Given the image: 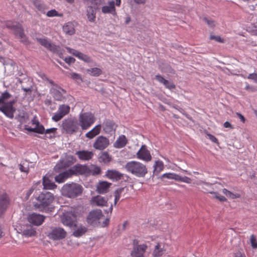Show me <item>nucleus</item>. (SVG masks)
Segmentation results:
<instances>
[{"mask_svg": "<svg viewBox=\"0 0 257 257\" xmlns=\"http://www.w3.org/2000/svg\"><path fill=\"white\" fill-rule=\"evenodd\" d=\"M54 199L52 193L44 190L36 198L37 202L35 203L34 207L40 211H43L52 203Z\"/></svg>", "mask_w": 257, "mask_h": 257, "instance_id": "1", "label": "nucleus"}, {"mask_svg": "<svg viewBox=\"0 0 257 257\" xmlns=\"http://www.w3.org/2000/svg\"><path fill=\"white\" fill-rule=\"evenodd\" d=\"M125 168L128 172L139 177H144L148 172L146 165L137 161L127 162Z\"/></svg>", "mask_w": 257, "mask_h": 257, "instance_id": "2", "label": "nucleus"}, {"mask_svg": "<svg viewBox=\"0 0 257 257\" xmlns=\"http://www.w3.org/2000/svg\"><path fill=\"white\" fill-rule=\"evenodd\" d=\"M82 186L77 183L66 184L62 188L63 195L74 198L81 195L83 192Z\"/></svg>", "mask_w": 257, "mask_h": 257, "instance_id": "3", "label": "nucleus"}, {"mask_svg": "<svg viewBox=\"0 0 257 257\" xmlns=\"http://www.w3.org/2000/svg\"><path fill=\"white\" fill-rule=\"evenodd\" d=\"M61 127L65 133L69 135H73L79 130V124L76 118H68L64 119L62 122Z\"/></svg>", "mask_w": 257, "mask_h": 257, "instance_id": "4", "label": "nucleus"}, {"mask_svg": "<svg viewBox=\"0 0 257 257\" xmlns=\"http://www.w3.org/2000/svg\"><path fill=\"white\" fill-rule=\"evenodd\" d=\"M94 115L91 112L80 113L79 115L78 122L79 126L83 130L88 129L95 121Z\"/></svg>", "mask_w": 257, "mask_h": 257, "instance_id": "5", "label": "nucleus"}, {"mask_svg": "<svg viewBox=\"0 0 257 257\" xmlns=\"http://www.w3.org/2000/svg\"><path fill=\"white\" fill-rule=\"evenodd\" d=\"M6 27L14 31V34L18 36L24 43L27 42V38L24 34V29L22 25L19 23L8 22L6 24Z\"/></svg>", "mask_w": 257, "mask_h": 257, "instance_id": "6", "label": "nucleus"}, {"mask_svg": "<svg viewBox=\"0 0 257 257\" xmlns=\"http://www.w3.org/2000/svg\"><path fill=\"white\" fill-rule=\"evenodd\" d=\"M67 232L60 227H51L47 236L53 240H60L66 237Z\"/></svg>", "mask_w": 257, "mask_h": 257, "instance_id": "7", "label": "nucleus"}, {"mask_svg": "<svg viewBox=\"0 0 257 257\" xmlns=\"http://www.w3.org/2000/svg\"><path fill=\"white\" fill-rule=\"evenodd\" d=\"M61 221L64 225L70 228L77 227V216L72 212H67L63 213L61 217Z\"/></svg>", "mask_w": 257, "mask_h": 257, "instance_id": "8", "label": "nucleus"}, {"mask_svg": "<svg viewBox=\"0 0 257 257\" xmlns=\"http://www.w3.org/2000/svg\"><path fill=\"white\" fill-rule=\"evenodd\" d=\"M50 93L56 101L64 102L66 99L65 96L66 94V90L58 85L50 89Z\"/></svg>", "mask_w": 257, "mask_h": 257, "instance_id": "9", "label": "nucleus"}, {"mask_svg": "<svg viewBox=\"0 0 257 257\" xmlns=\"http://www.w3.org/2000/svg\"><path fill=\"white\" fill-rule=\"evenodd\" d=\"M16 100L10 101L5 103L4 105L0 106V111L10 118H14V113L16 111V108L13 105L16 103Z\"/></svg>", "mask_w": 257, "mask_h": 257, "instance_id": "10", "label": "nucleus"}, {"mask_svg": "<svg viewBox=\"0 0 257 257\" xmlns=\"http://www.w3.org/2000/svg\"><path fill=\"white\" fill-rule=\"evenodd\" d=\"M70 110V107L68 105H60L58 107V111L54 113L52 116V120L55 122L59 121L69 112Z\"/></svg>", "mask_w": 257, "mask_h": 257, "instance_id": "11", "label": "nucleus"}, {"mask_svg": "<svg viewBox=\"0 0 257 257\" xmlns=\"http://www.w3.org/2000/svg\"><path fill=\"white\" fill-rule=\"evenodd\" d=\"M70 177L72 175H84L89 173V169L86 165L77 164L68 170Z\"/></svg>", "mask_w": 257, "mask_h": 257, "instance_id": "12", "label": "nucleus"}, {"mask_svg": "<svg viewBox=\"0 0 257 257\" xmlns=\"http://www.w3.org/2000/svg\"><path fill=\"white\" fill-rule=\"evenodd\" d=\"M76 161L77 160L75 157L71 155L67 156L65 159L60 160L59 162L55 167V169L59 170L69 167L75 163Z\"/></svg>", "mask_w": 257, "mask_h": 257, "instance_id": "13", "label": "nucleus"}, {"mask_svg": "<svg viewBox=\"0 0 257 257\" xmlns=\"http://www.w3.org/2000/svg\"><path fill=\"white\" fill-rule=\"evenodd\" d=\"M109 145V140L102 136H99L95 140L93 147L96 150L102 151L106 148Z\"/></svg>", "mask_w": 257, "mask_h": 257, "instance_id": "14", "label": "nucleus"}, {"mask_svg": "<svg viewBox=\"0 0 257 257\" xmlns=\"http://www.w3.org/2000/svg\"><path fill=\"white\" fill-rule=\"evenodd\" d=\"M103 216L100 209L93 210L90 211L87 217V222L92 225L99 220Z\"/></svg>", "mask_w": 257, "mask_h": 257, "instance_id": "15", "label": "nucleus"}, {"mask_svg": "<svg viewBox=\"0 0 257 257\" xmlns=\"http://www.w3.org/2000/svg\"><path fill=\"white\" fill-rule=\"evenodd\" d=\"M137 243V241L135 240L134 241V246L131 255L132 257H144V253L146 250L147 245L145 244L138 245Z\"/></svg>", "mask_w": 257, "mask_h": 257, "instance_id": "16", "label": "nucleus"}, {"mask_svg": "<svg viewBox=\"0 0 257 257\" xmlns=\"http://www.w3.org/2000/svg\"><path fill=\"white\" fill-rule=\"evenodd\" d=\"M45 216L35 213L29 214L28 217V221L33 225L39 226L44 221Z\"/></svg>", "mask_w": 257, "mask_h": 257, "instance_id": "17", "label": "nucleus"}, {"mask_svg": "<svg viewBox=\"0 0 257 257\" xmlns=\"http://www.w3.org/2000/svg\"><path fill=\"white\" fill-rule=\"evenodd\" d=\"M137 157L141 160L149 162L151 160L152 157L150 152L147 149L145 145H143L137 153Z\"/></svg>", "mask_w": 257, "mask_h": 257, "instance_id": "18", "label": "nucleus"}, {"mask_svg": "<svg viewBox=\"0 0 257 257\" xmlns=\"http://www.w3.org/2000/svg\"><path fill=\"white\" fill-rule=\"evenodd\" d=\"M10 200L8 195L4 193L0 196V216L6 211L9 204Z\"/></svg>", "mask_w": 257, "mask_h": 257, "instance_id": "19", "label": "nucleus"}, {"mask_svg": "<svg viewBox=\"0 0 257 257\" xmlns=\"http://www.w3.org/2000/svg\"><path fill=\"white\" fill-rule=\"evenodd\" d=\"M75 154L79 160L85 161L91 160L94 156V153L92 151L87 150L77 151Z\"/></svg>", "mask_w": 257, "mask_h": 257, "instance_id": "20", "label": "nucleus"}, {"mask_svg": "<svg viewBox=\"0 0 257 257\" xmlns=\"http://www.w3.org/2000/svg\"><path fill=\"white\" fill-rule=\"evenodd\" d=\"M111 183L106 181H101L98 183L96 187V191L99 194H104L107 193Z\"/></svg>", "mask_w": 257, "mask_h": 257, "instance_id": "21", "label": "nucleus"}, {"mask_svg": "<svg viewBox=\"0 0 257 257\" xmlns=\"http://www.w3.org/2000/svg\"><path fill=\"white\" fill-rule=\"evenodd\" d=\"M106 176L111 180L118 181L123 177V174L114 170H108L106 173Z\"/></svg>", "mask_w": 257, "mask_h": 257, "instance_id": "22", "label": "nucleus"}, {"mask_svg": "<svg viewBox=\"0 0 257 257\" xmlns=\"http://www.w3.org/2000/svg\"><path fill=\"white\" fill-rule=\"evenodd\" d=\"M102 12L104 14H111L113 15H116L114 2H110L108 6H105L102 8Z\"/></svg>", "mask_w": 257, "mask_h": 257, "instance_id": "23", "label": "nucleus"}, {"mask_svg": "<svg viewBox=\"0 0 257 257\" xmlns=\"http://www.w3.org/2000/svg\"><path fill=\"white\" fill-rule=\"evenodd\" d=\"M43 185L45 189H53L57 187V185L46 176L43 177Z\"/></svg>", "mask_w": 257, "mask_h": 257, "instance_id": "24", "label": "nucleus"}, {"mask_svg": "<svg viewBox=\"0 0 257 257\" xmlns=\"http://www.w3.org/2000/svg\"><path fill=\"white\" fill-rule=\"evenodd\" d=\"M91 201L96 205L99 206H106L107 203L105 198L99 195L93 197Z\"/></svg>", "mask_w": 257, "mask_h": 257, "instance_id": "25", "label": "nucleus"}, {"mask_svg": "<svg viewBox=\"0 0 257 257\" xmlns=\"http://www.w3.org/2000/svg\"><path fill=\"white\" fill-rule=\"evenodd\" d=\"M101 127V124L96 125L93 129L86 133V137L90 139H93L100 133Z\"/></svg>", "mask_w": 257, "mask_h": 257, "instance_id": "26", "label": "nucleus"}, {"mask_svg": "<svg viewBox=\"0 0 257 257\" xmlns=\"http://www.w3.org/2000/svg\"><path fill=\"white\" fill-rule=\"evenodd\" d=\"M87 230V227L81 225L73 232L72 235L75 237H79L85 234Z\"/></svg>", "mask_w": 257, "mask_h": 257, "instance_id": "27", "label": "nucleus"}, {"mask_svg": "<svg viewBox=\"0 0 257 257\" xmlns=\"http://www.w3.org/2000/svg\"><path fill=\"white\" fill-rule=\"evenodd\" d=\"M127 143V140L125 136H119L114 144V147L116 148H121L124 147Z\"/></svg>", "mask_w": 257, "mask_h": 257, "instance_id": "28", "label": "nucleus"}, {"mask_svg": "<svg viewBox=\"0 0 257 257\" xmlns=\"http://www.w3.org/2000/svg\"><path fill=\"white\" fill-rule=\"evenodd\" d=\"M115 124L112 120L106 119L104 121V131L106 133H109L114 130Z\"/></svg>", "mask_w": 257, "mask_h": 257, "instance_id": "29", "label": "nucleus"}, {"mask_svg": "<svg viewBox=\"0 0 257 257\" xmlns=\"http://www.w3.org/2000/svg\"><path fill=\"white\" fill-rule=\"evenodd\" d=\"M63 32L68 35H72L75 33L73 25L71 23H68L63 27Z\"/></svg>", "mask_w": 257, "mask_h": 257, "instance_id": "30", "label": "nucleus"}, {"mask_svg": "<svg viewBox=\"0 0 257 257\" xmlns=\"http://www.w3.org/2000/svg\"><path fill=\"white\" fill-rule=\"evenodd\" d=\"M70 177V175L68 172V171L67 170L63 173L59 174L58 175H57L55 177V181L58 183H62L65 180Z\"/></svg>", "mask_w": 257, "mask_h": 257, "instance_id": "31", "label": "nucleus"}, {"mask_svg": "<svg viewBox=\"0 0 257 257\" xmlns=\"http://www.w3.org/2000/svg\"><path fill=\"white\" fill-rule=\"evenodd\" d=\"M23 235L27 236V237H31L35 236L36 231L32 226L29 225L26 227V229H24L22 231Z\"/></svg>", "mask_w": 257, "mask_h": 257, "instance_id": "32", "label": "nucleus"}, {"mask_svg": "<svg viewBox=\"0 0 257 257\" xmlns=\"http://www.w3.org/2000/svg\"><path fill=\"white\" fill-rule=\"evenodd\" d=\"M48 50L54 53L57 54L60 57L63 54L64 51L61 49V47L53 44H51V46L49 47Z\"/></svg>", "mask_w": 257, "mask_h": 257, "instance_id": "33", "label": "nucleus"}, {"mask_svg": "<svg viewBox=\"0 0 257 257\" xmlns=\"http://www.w3.org/2000/svg\"><path fill=\"white\" fill-rule=\"evenodd\" d=\"M56 131L57 128L54 127L45 130L44 134H45L46 136L44 137L43 139H45L47 138L50 139L55 138Z\"/></svg>", "mask_w": 257, "mask_h": 257, "instance_id": "34", "label": "nucleus"}, {"mask_svg": "<svg viewBox=\"0 0 257 257\" xmlns=\"http://www.w3.org/2000/svg\"><path fill=\"white\" fill-rule=\"evenodd\" d=\"M33 4L35 8L39 11L45 14L46 12V7L44 4L39 0H34Z\"/></svg>", "mask_w": 257, "mask_h": 257, "instance_id": "35", "label": "nucleus"}, {"mask_svg": "<svg viewBox=\"0 0 257 257\" xmlns=\"http://www.w3.org/2000/svg\"><path fill=\"white\" fill-rule=\"evenodd\" d=\"M154 167V175H157L161 171L163 170L164 165L161 161H157L156 162Z\"/></svg>", "mask_w": 257, "mask_h": 257, "instance_id": "36", "label": "nucleus"}, {"mask_svg": "<svg viewBox=\"0 0 257 257\" xmlns=\"http://www.w3.org/2000/svg\"><path fill=\"white\" fill-rule=\"evenodd\" d=\"M87 16L88 20L91 22H94L95 19V12L92 7H88L87 10Z\"/></svg>", "mask_w": 257, "mask_h": 257, "instance_id": "37", "label": "nucleus"}, {"mask_svg": "<svg viewBox=\"0 0 257 257\" xmlns=\"http://www.w3.org/2000/svg\"><path fill=\"white\" fill-rule=\"evenodd\" d=\"M87 72L91 76H98L102 74L100 69L95 67L87 69Z\"/></svg>", "mask_w": 257, "mask_h": 257, "instance_id": "38", "label": "nucleus"}, {"mask_svg": "<svg viewBox=\"0 0 257 257\" xmlns=\"http://www.w3.org/2000/svg\"><path fill=\"white\" fill-rule=\"evenodd\" d=\"M111 157L107 152H103L99 158V161L104 163H107L111 161Z\"/></svg>", "mask_w": 257, "mask_h": 257, "instance_id": "39", "label": "nucleus"}, {"mask_svg": "<svg viewBox=\"0 0 257 257\" xmlns=\"http://www.w3.org/2000/svg\"><path fill=\"white\" fill-rule=\"evenodd\" d=\"M36 40L43 46L47 48L48 50L51 46V43H50L45 38H36Z\"/></svg>", "mask_w": 257, "mask_h": 257, "instance_id": "40", "label": "nucleus"}, {"mask_svg": "<svg viewBox=\"0 0 257 257\" xmlns=\"http://www.w3.org/2000/svg\"><path fill=\"white\" fill-rule=\"evenodd\" d=\"M222 192L228 197L231 199H235L238 198L240 197V194H234L230 191H228L226 189H223L222 190Z\"/></svg>", "mask_w": 257, "mask_h": 257, "instance_id": "41", "label": "nucleus"}, {"mask_svg": "<svg viewBox=\"0 0 257 257\" xmlns=\"http://www.w3.org/2000/svg\"><path fill=\"white\" fill-rule=\"evenodd\" d=\"M19 169L22 172L28 173L29 171V165L27 161H25L19 164Z\"/></svg>", "mask_w": 257, "mask_h": 257, "instance_id": "42", "label": "nucleus"}, {"mask_svg": "<svg viewBox=\"0 0 257 257\" xmlns=\"http://www.w3.org/2000/svg\"><path fill=\"white\" fill-rule=\"evenodd\" d=\"M89 172L93 175H99L101 173V168L98 166L93 165L91 167V169L89 170Z\"/></svg>", "mask_w": 257, "mask_h": 257, "instance_id": "43", "label": "nucleus"}, {"mask_svg": "<svg viewBox=\"0 0 257 257\" xmlns=\"http://www.w3.org/2000/svg\"><path fill=\"white\" fill-rule=\"evenodd\" d=\"M0 58H2V59H0V62L3 63V65L5 66L8 65L13 66L15 64V62L12 60L9 59H5L2 56H0Z\"/></svg>", "mask_w": 257, "mask_h": 257, "instance_id": "44", "label": "nucleus"}, {"mask_svg": "<svg viewBox=\"0 0 257 257\" xmlns=\"http://www.w3.org/2000/svg\"><path fill=\"white\" fill-rule=\"evenodd\" d=\"M163 253V250L160 249V245L158 244L156 245L153 255L155 257L160 256Z\"/></svg>", "mask_w": 257, "mask_h": 257, "instance_id": "45", "label": "nucleus"}, {"mask_svg": "<svg viewBox=\"0 0 257 257\" xmlns=\"http://www.w3.org/2000/svg\"><path fill=\"white\" fill-rule=\"evenodd\" d=\"M77 57L79 58L80 59L82 60L83 61L87 62H89L90 61L91 59L87 55L79 52V53H77Z\"/></svg>", "mask_w": 257, "mask_h": 257, "instance_id": "46", "label": "nucleus"}, {"mask_svg": "<svg viewBox=\"0 0 257 257\" xmlns=\"http://www.w3.org/2000/svg\"><path fill=\"white\" fill-rule=\"evenodd\" d=\"M123 188H120L116 190L114 192V203L115 204L120 199V194L123 191Z\"/></svg>", "mask_w": 257, "mask_h": 257, "instance_id": "47", "label": "nucleus"}, {"mask_svg": "<svg viewBox=\"0 0 257 257\" xmlns=\"http://www.w3.org/2000/svg\"><path fill=\"white\" fill-rule=\"evenodd\" d=\"M175 178L176 180L178 181L183 182L187 183H191V179L186 176L181 177V176L177 175V178Z\"/></svg>", "mask_w": 257, "mask_h": 257, "instance_id": "48", "label": "nucleus"}, {"mask_svg": "<svg viewBox=\"0 0 257 257\" xmlns=\"http://www.w3.org/2000/svg\"><path fill=\"white\" fill-rule=\"evenodd\" d=\"M36 133L40 134H44L45 128L43 125L40 124L39 122L37 121L36 126Z\"/></svg>", "mask_w": 257, "mask_h": 257, "instance_id": "49", "label": "nucleus"}, {"mask_svg": "<svg viewBox=\"0 0 257 257\" xmlns=\"http://www.w3.org/2000/svg\"><path fill=\"white\" fill-rule=\"evenodd\" d=\"M177 178V174L174 173H166L161 176V178H167L169 179H174L176 180V178Z\"/></svg>", "mask_w": 257, "mask_h": 257, "instance_id": "50", "label": "nucleus"}, {"mask_svg": "<svg viewBox=\"0 0 257 257\" xmlns=\"http://www.w3.org/2000/svg\"><path fill=\"white\" fill-rule=\"evenodd\" d=\"M208 192L211 194H213L215 195V197L216 199H218L221 202H224V201H226V199L225 197L219 195L217 192Z\"/></svg>", "mask_w": 257, "mask_h": 257, "instance_id": "51", "label": "nucleus"}, {"mask_svg": "<svg viewBox=\"0 0 257 257\" xmlns=\"http://www.w3.org/2000/svg\"><path fill=\"white\" fill-rule=\"evenodd\" d=\"M203 20L205 22L207 23V24L210 27V28H214L215 26V22L214 21H213L211 19H208V18L205 17L203 18Z\"/></svg>", "mask_w": 257, "mask_h": 257, "instance_id": "52", "label": "nucleus"}, {"mask_svg": "<svg viewBox=\"0 0 257 257\" xmlns=\"http://www.w3.org/2000/svg\"><path fill=\"white\" fill-rule=\"evenodd\" d=\"M250 240L251 246L252 247V248H257V242L256 241L255 236L253 234H252L250 236Z\"/></svg>", "mask_w": 257, "mask_h": 257, "instance_id": "53", "label": "nucleus"}, {"mask_svg": "<svg viewBox=\"0 0 257 257\" xmlns=\"http://www.w3.org/2000/svg\"><path fill=\"white\" fill-rule=\"evenodd\" d=\"M46 15L48 17H55V16H58L59 14L57 11H56L55 9H53V10L49 11L46 13Z\"/></svg>", "mask_w": 257, "mask_h": 257, "instance_id": "54", "label": "nucleus"}, {"mask_svg": "<svg viewBox=\"0 0 257 257\" xmlns=\"http://www.w3.org/2000/svg\"><path fill=\"white\" fill-rule=\"evenodd\" d=\"M163 84L170 90H172L176 88L175 85L173 82H170L168 80H167V83H164Z\"/></svg>", "mask_w": 257, "mask_h": 257, "instance_id": "55", "label": "nucleus"}, {"mask_svg": "<svg viewBox=\"0 0 257 257\" xmlns=\"http://www.w3.org/2000/svg\"><path fill=\"white\" fill-rule=\"evenodd\" d=\"M155 78L157 81H158L159 82L161 83L164 84L165 83H167V80L165 79L164 77L160 74L156 75Z\"/></svg>", "mask_w": 257, "mask_h": 257, "instance_id": "56", "label": "nucleus"}, {"mask_svg": "<svg viewBox=\"0 0 257 257\" xmlns=\"http://www.w3.org/2000/svg\"><path fill=\"white\" fill-rule=\"evenodd\" d=\"M210 40H214L216 42L223 43V40L219 36H214V35H210Z\"/></svg>", "mask_w": 257, "mask_h": 257, "instance_id": "57", "label": "nucleus"}, {"mask_svg": "<svg viewBox=\"0 0 257 257\" xmlns=\"http://www.w3.org/2000/svg\"><path fill=\"white\" fill-rule=\"evenodd\" d=\"M206 135H207L210 141H211L213 143L217 144L218 145H219V142L216 137L209 133H206Z\"/></svg>", "mask_w": 257, "mask_h": 257, "instance_id": "58", "label": "nucleus"}, {"mask_svg": "<svg viewBox=\"0 0 257 257\" xmlns=\"http://www.w3.org/2000/svg\"><path fill=\"white\" fill-rule=\"evenodd\" d=\"M247 78L253 80L254 82H257V74L255 73L250 74L248 76Z\"/></svg>", "mask_w": 257, "mask_h": 257, "instance_id": "59", "label": "nucleus"}, {"mask_svg": "<svg viewBox=\"0 0 257 257\" xmlns=\"http://www.w3.org/2000/svg\"><path fill=\"white\" fill-rule=\"evenodd\" d=\"M66 49L68 50L69 53H71L72 54H73V55H74L75 56H77V53H79V51H78L75 49H71L69 47H66Z\"/></svg>", "mask_w": 257, "mask_h": 257, "instance_id": "60", "label": "nucleus"}, {"mask_svg": "<svg viewBox=\"0 0 257 257\" xmlns=\"http://www.w3.org/2000/svg\"><path fill=\"white\" fill-rule=\"evenodd\" d=\"M75 59L72 57H66L65 59V62L69 64L74 63L75 62Z\"/></svg>", "mask_w": 257, "mask_h": 257, "instance_id": "61", "label": "nucleus"}, {"mask_svg": "<svg viewBox=\"0 0 257 257\" xmlns=\"http://www.w3.org/2000/svg\"><path fill=\"white\" fill-rule=\"evenodd\" d=\"M71 77L73 79H75V80H78V79H81V76L77 74V73H72L71 74Z\"/></svg>", "mask_w": 257, "mask_h": 257, "instance_id": "62", "label": "nucleus"}, {"mask_svg": "<svg viewBox=\"0 0 257 257\" xmlns=\"http://www.w3.org/2000/svg\"><path fill=\"white\" fill-rule=\"evenodd\" d=\"M245 89L246 90L250 92H254L256 90V89L254 87L249 86L248 84L246 85Z\"/></svg>", "mask_w": 257, "mask_h": 257, "instance_id": "63", "label": "nucleus"}, {"mask_svg": "<svg viewBox=\"0 0 257 257\" xmlns=\"http://www.w3.org/2000/svg\"><path fill=\"white\" fill-rule=\"evenodd\" d=\"M2 95L5 100H7L11 97V95L7 91L3 93Z\"/></svg>", "mask_w": 257, "mask_h": 257, "instance_id": "64", "label": "nucleus"}]
</instances>
